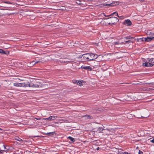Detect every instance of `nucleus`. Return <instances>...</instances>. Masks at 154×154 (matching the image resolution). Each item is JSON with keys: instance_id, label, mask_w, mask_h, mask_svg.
I'll list each match as a JSON object with an SVG mask.
<instances>
[{"instance_id": "ddd939ff", "label": "nucleus", "mask_w": 154, "mask_h": 154, "mask_svg": "<svg viewBox=\"0 0 154 154\" xmlns=\"http://www.w3.org/2000/svg\"><path fill=\"white\" fill-rule=\"evenodd\" d=\"M116 2H112V3L109 4H107L105 3V4H103V5L105 6H113L116 5Z\"/></svg>"}, {"instance_id": "20e7f679", "label": "nucleus", "mask_w": 154, "mask_h": 154, "mask_svg": "<svg viewBox=\"0 0 154 154\" xmlns=\"http://www.w3.org/2000/svg\"><path fill=\"white\" fill-rule=\"evenodd\" d=\"M114 132L115 130L113 129H111L110 130L108 129H104L103 130V131L102 132V133L104 134L109 135L112 134Z\"/></svg>"}, {"instance_id": "b1692460", "label": "nucleus", "mask_w": 154, "mask_h": 154, "mask_svg": "<svg viewBox=\"0 0 154 154\" xmlns=\"http://www.w3.org/2000/svg\"><path fill=\"white\" fill-rule=\"evenodd\" d=\"M3 147H4V149H2V150H5V151H6V150H5V149H7L6 148V146H5L4 145H3Z\"/></svg>"}, {"instance_id": "423d86ee", "label": "nucleus", "mask_w": 154, "mask_h": 154, "mask_svg": "<svg viewBox=\"0 0 154 154\" xmlns=\"http://www.w3.org/2000/svg\"><path fill=\"white\" fill-rule=\"evenodd\" d=\"M35 87L37 88L38 87V86L37 85H36L35 84H34L33 83H31L26 84L25 85V87Z\"/></svg>"}, {"instance_id": "a878e982", "label": "nucleus", "mask_w": 154, "mask_h": 154, "mask_svg": "<svg viewBox=\"0 0 154 154\" xmlns=\"http://www.w3.org/2000/svg\"><path fill=\"white\" fill-rule=\"evenodd\" d=\"M138 154H143V153L141 151L139 150V151Z\"/></svg>"}, {"instance_id": "7c9ffc66", "label": "nucleus", "mask_w": 154, "mask_h": 154, "mask_svg": "<svg viewBox=\"0 0 154 154\" xmlns=\"http://www.w3.org/2000/svg\"><path fill=\"white\" fill-rule=\"evenodd\" d=\"M123 154H128V153L127 152H125Z\"/></svg>"}, {"instance_id": "6e6552de", "label": "nucleus", "mask_w": 154, "mask_h": 154, "mask_svg": "<svg viewBox=\"0 0 154 154\" xmlns=\"http://www.w3.org/2000/svg\"><path fill=\"white\" fill-rule=\"evenodd\" d=\"M133 43V42L132 41H131V40H128L126 41H125L124 42H122L121 43H120L119 42H115L114 43V44L115 45H118V44H125V43Z\"/></svg>"}, {"instance_id": "aec40b11", "label": "nucleus", "mask_w": 154, "mask_h": 154, "mask_svg": "<svg viewBox=\"0 0 154 154\" xmlns=\"http://www.w3.org/2000/svg\"><path fill=\"white\" fill-rule=\"evenodd\" d=\"M104 129H103L102 128L99 127L98 128L97 131L101 132L103 131V130Z\"/></svg>"}, {"instance_id": "5701e85b", "label": "nucleus", "mask_w": 154, "mask_h": 154, "mask_svg": "<svg viewBox=\"0 0 154 154\" xmlns=\"http://www.w3.org/2000/svg\"><path fill=\"white\" fill-rule=\"evenodd\" d=\"M16 139L17 140L23 142V140L19 137L17 138H16Z\"/></svg>"}, {"instance_id": "cd10ccee", "label": "nucleus", "mask_w": 154, "mask_h": 154, "mask_svg": "<svg viewBox=\"0 0 154 154\" xmlns=\"http://www.w3.org/2000/svg\"><path fill=\"white\" fill-rule=\"evenodd\" d=\"M35 119L37 120H40V118H35Z\"/></svg>"}, {"instance_id": "f03ea898", "label": "nucleus", "mask_w": 154, "mask_h": 154, "mask_svg": "<svg viewBox=\"0 0 154 154\" xmlns=\"http://www.w3.org/2000/svg\"><path fill=\"white\" fill-rule=\"evenodd\" d=\"M143 66L145 67H150L154 65V58L145 60L143 63Z\"/></svg>"}, {"instance_id": "473e14b6", "label": "nucleus", "mask_w": 154, "mask_h": 154, "mask_svg": "<svg viewBox=\"0 0 154 154\" xmlns=\"http://www.w3.org/2000/svg\"><path fill=\"white\" fill-rule=\"evenodd\" d=\"M5 3H8L7 2H4Z\"/></svg>"}, {"instance_id": "c85d7f7f", "label": "nucleus", "mask_w": 154, "mask_h": 154, "mask_svg": "<svg viewBox=\"0 0 154 154\" xmlns=\"http://www.w3.org/2000/svg\"><path fill=\"white\" fill-rule=\"evenodd\" d=\"M62 7L63 8L62 9V10H64V9H66L65 7Z\"/></svg>"}, {"instance_id": "c756f323", "label": "nucleus", "mask_w": 154, "mask_h": 154, "mask_svg": "<svg viewBox=\"0 0 154 154\" xmlns=\"http://www.w3.org/2000/svg\"><path fill=\"white\" fill-rule=\"evenodd\" d=\"M62 7L63 8L62 9V10H64V9H66L65 7Z\"/></svg>"}, {"instance_id": "4468645a", "label": "nucleus", "mask_w": 154, "mask_h": 154, "mask_svg": "<svg viewBox=\"0 0 154 154\" xmlns=\"http://www.w3.org/2000/svg\"><path fill=\"white\" fill-rule=\"evenodd\" d=\"M57 118V116H51L49 117V121H52L55 119H56Z\"/></svg>"}, {"instance_id": "f8f14e48", "label": "nucleus", "mask_w": 154, "mask_h": 154, "mask_svg": "<svg viewBox=\"0 0 154 154\" xmlns=\"http://www.w3.org/2000/svg\"><path fill=\"white\" fill-rule=\"evenodd\" d=\"M75 83L80 86H82L83 85V83H85V82L83 81H75Z\"/></svg>"}, {"instance_id": "2f4dec72", "label": "nucleus", "mask_w": 154, "mask_h": 154, "mask_svg": "<svg viewBox=\"0 0 154 154\" xmlns=\"http://www.w3.org/2000/svg\"><path fill=\"white\" fill-rule=\"evenodd\" d=\"M99 149V147H98V148H97V150Z\"/></svg>"}, {"instance_id": "393cba45", "label": "nucleus", "mask_w": 154, "mask_h": 154, "mask_svg": "<svg viewBox=\"0 0 154 154\" xmlns=\"http://www.w3.org/2000/svg\"><path fill=\"white\" fill-rule=\"evenodd\" d=\"M42 120H46L47 121H49V117L48 118H43L42 119Z\"/></svg>"}, {"instance_id": "2eb2a0df", "label": "nucleus", "mask_w": 154, "mask_h": 154, "mask_svg": "<svg viewBox=\"0 0 154 154\" xmlns=\"http://www.w3.org/2000/svg\"><path fill=\"white\" fill-rule=\"evenodd\" d=\"M114 14H116L117 15V16L120 18H122V16H119L118 15V13L117 12H114V13H112V14H111L110 15H113Z\"/></svg>"}, {"instance_id": "dca6fc26", "label": "nucleus", "mask_w": 154, "mask_h": 154, "mask_svg": "<svg viewBox=\"0 0 154 154\" xmlns=\"http://www.w3.org/2000/svg\"><path fill=\"white\" fill-rule=\"evenodd\" d=\"M136 40L138 42H143V38H137L136 39Z\"/></svg>"}, {"instance_id": "0eeeda50", "label": "nucleus", "mask_w": 154, "mask_h": 154, "mask_svg": "<svg viewBox=\"0 0 154 154\" xmlns=\"http://www.w3.org/2000/svg\"><path fill=\"white\" fill-rule=\"evenodd\" d=\"M154 39V36L148 37L144 38V41L146 42H150Z\"/></svg>"}, {"instance_id": "1a4fd4ad", "label": "nucleus", "mask_w": 154, "mask_h": 154, "mask_svg": "<svg viewBox=\"0 0 154 154\" xmlns=\"http://www.w3.org/2000/svg\"><path fill=\"white\" fill-rule=\"evenodd\" d=\"M81 68L82 69H87L90 71H91L92 70V68L90 66H85V65H82L81 66Z\"/></svg>"}, {"instance_id": "a211bd4d", "label": "nucleus", "mask_w": 154, "mask_h": 154, "mask_svg": "<svg viewBox=\"0 0 154 154\" xmlns=\"http://www.w3.org/2000/svg\"><path fill=\"white\" fill-rule=\"evenodd\" d=\"M68 138L72 142H74L75 141V139L71 137H68Z\"/></svg>"}, {"instance_id": "6ab92c4d", "label": "nucleus", "mask_w": 154, "mask_h": 154, "mask_svg": "<svg viewBox=\"0 0 154 154\" xmlns=\"http://www.w3.org/2000/svg\"><path fill=\"white\" fill-rule=\"evenodd\" d=\"M133 38L132 37H131L127 36V37H125L124 39L125 40H129V39H131Z\"/></svg>"}, {"instance_id": "f3484780", "label": "nucleus", "mask_w": 154, "mask_h": 154, "mask_svg": "<svg viewBox=\"0 0 154 154\" xmlns=\"http://www.w3.org/2000/svg\"><path fill=\"white\" fill-rule=\"evenodd\" d=\"M86 118V119H92V117L88 115H85L84 116Z\"/></svg>"}, {"instance_id": "9d476101", "label": "nucleus", "mask_w": 154, "mask_h": 154, "mask_svg": "<svg viewBox=\"0 0 154 154\" xmlns=\"http://www.w3.org/2000/svg\"><path fill=\"white\" fill-rule=\"evenodd\" d=\"M123 23L125 25H127V26H130L131 24V23L129 20H127L124 21Z\"/></svg>"}, {"instance_id": "f257e3e1", "label": "nucleus", "mask_w": 154, "mask_h": 154, "mask_svg": "<svg viewBox=\"0 0 154 154\" xmlns=\"http://www.w3.org/2000/svg\"><path fill=\"white\" fill-rule=\"evenodd\" d=\"M98 55L92 53H87L82 55L81 58L85 61H91L96 59Z\"/></svg>"}, {"instance_id": "412c9836", "label": "nucleus", "mask_w": 154, "mask_h": 154, "mask_svg": "<svg viewBox=\"0 0 154 154\" xmlns=\"http://www.w3.org/2000/svg\"><path fill=\"white\" fill-rule=\"evenodd\" d=\"M35 61H32V62L31 63H30V64H31V66H33V65H34L35 63H38V62H35V63H34Z\"/></svg>"}, {"instance_id": "9b49d317", "label": "nucleus", "mask_w": 154, "mask_h": 154, "mask_svg": "<svg viewBox=\"0 0 154 154\" xmlns=\"http://www.w3.org/2000/svg\"><path fill=\"white\" fill-rule=\"evenodd\" d=\"M9 52L8 51H5L2 49H0V54H9Z\"/></svg>"}, {"instance_id": "bb28decb", "label": "nucleus", "mask_w": 154, "mask_h": 154, "mask_svg": "<svg viewBox=\"0 0 154 154\" xmlns=\"http://www.w3.org/2000/svg\"><path fill=\"white\" fill-rule=\"evenodd\" d=\"M151 141L152 142V143H154V138H153V139H152V140H151Z\"/></svg>"}, {"instance_id": "7ed1b4c3", "label": "nucleus", "mask_w": 154, "mask_h": 154, "mask_svg": "<svg viewBox=\"0 0 154 154\" xmlns=\"http://www.w3.org/2000/svg\"><path fill=\"white\" fill-rule=\"evenodd\" d=\"M119 20L118 19L115 17H110L107 20V23L109 24H114L115 23L118 22Z\"/></svg>"}, {"instance_id": "4be33fe9", "label": "nucleus", "mask_w": 154, "mask_h": 154, "mask_svg": "<svg viewBox=\"0 0 154 154\" xmlns=\"http://www.w3.org/2000/svg\"><path fill=\"white\" fill-rule=\"evenodd\" d=\"M76 2L78 4H79V5H81V3L80 1H79V0H77L76 1Z\"/></svg>"}, {"instance_id": "39448f33", "label": "nucleus", "mask_w": 154, "mask_h": 154, "mask_svg": "<svg viewBox=\"0 0 154 154\" xmlns=\"http://www.w3.org/2000/svg\"><path fill=\"white\" fill-rule=\"evenodd\" d=\"M25 83H19L18 82H16L14 83L13 85L14 86L17 87H25Z\"/></svg>"}]
</instances>
